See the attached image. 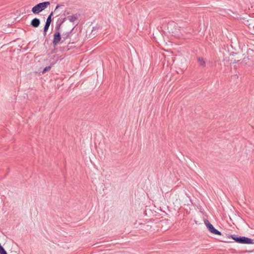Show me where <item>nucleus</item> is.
<instances>
[{"mask_svg": "<svg viewBox=\"0 0 254 254\" xmlns=\"http://www.w3.org/2000/svg\"><path fill=\"white\" fill-rule=\"evenodd\" d=\"M231 238L236 242L240 244H251L253 243L254 240L245 236H238L236 235H231L228 237Z\"/></svg>", "mask_w": 254, "mask_h": 254, "instance_id": "obj_1", "label": "nucleus"}, {"mask_svg": "<svg viewBox=\"0 0 254 254\" xmlns=\"http://www.w3.org/2000/svg\"><path fill=\"white\" fill-rule=\"evenodd\" d=\"M50 4V2L49 1H45L39 3L33 7L32 8V11L34 14H38L46 8Z\"/></svg>", "mask_w": 254, "mask_h": 254, "instance_id": "obj_2", "label": "nucleus"}, {"mask_svg": "<svg viewBox=\"0 0 254 254\" xmlns=\"http://www.w3.org/2000/svg\"><path fill=\"white\" fill-rule=\"evenodd\" d=\"M168 30L170 33H172V35H179L180 33V27H178L177 23L172 21L168 23Z\"/></svg>", "mask_w": 254, "mask_h": 254, "instance_id": "obj_3", "label": "nucleus"}, {"mask_svg": "<svg viewBox=\"0 0 254 254\" xmlns=\"http://www.w3.org/2000/svg\"><path fill=\"white\" fill-rule=\"evenodd\" d=\"M204 223L209 231V232L213 234L221 235V233L220 231L216 229L209 222L208 220L204 221Z\"/></svg>", "mask_w": 254, "mask_h": 254, "instance_id": "obj_4", "label": "nucleus"}, {"mask_svg": "<svg viewBox=\"0 0 254 254\" xmlns=\"http://www.w3.org/2000/svg\"><path fill=\"white\" fill-rule=\"evenodd\" d=\"M53 12H52L48 16L46 21L45 23V25L44 26V29H43V35L44 36H46L47 35V31L49 29V28L50 26V24L52 22V16L53 15Z\"/></svg>", "mask_w": 254, "mask_h": 254, "instance_id": "obj_5", "label": "nucleus"}, {"mask_svg": "<svg viewBox=\"0 0 254 254\" xmlns=\"http://www.w3.org/2000/svg\"><path fill=\"white\" fill-rule=\"evenodd\" d=\"M60 31H56V32L54 34V38L53 40V45L54 46H56L62 40Z\"/></svg>", "mask_w": 254, "mask_h": 254, "instance_id": "obj_6", "label": "nucleus"}, {"mask_svg": "<svg viewBox=\"0 0 254 254\" xmlns=\"http://www.w3.org/2000/svg\"><path fill=\"white\" fill-rule=\"evenodd\" d=\"M66 18H62L58 19L55 27L56 31H61L62 25L65 21Z\"/></svg>", "mask_w": 254, "mask_h": 254, "instance_id": "obj_7", "label": "nucleus"}, {"mask_svg": "<svg viewBox=\"0 0 254 254\" xmlns=\"http://www.w3.org/2000/svg\"><path fill=\"white\" fill-rule=\"evenodd\" d=\"M75 26H73V27L70 31L63 33V40H62L61 43H63L64 41L70 37L71 32H72Z\"/></svg>", "mask_w": 254, "mask_h": 254, "instance_id": "obj_8", "label": "nucleus"}, {"mask_svg": "<svg viewBox=\"0 0 254 254\" xmlns=\"http://www.w3.org/2000/svg\"><path fill=\"white\" fill-rule=\"evenodd\" d=\"M40 24V20L39 18H34L33 19L30 23V25L34 28L38 27Z\"/></svg>", "mask_w": 254, "mask_h": 254, "instance_id": "obj_9", "label": "nucleus"}, {"mask_svg": "<svg viewBox=\"0 0 254 254\" xmlns=\"http://www.w3.org/2000/svg\"><path fill=\"white\" fill-rule=\"evenodd\" d=\"M67 19L69 20L70 22L73 23L78 19V16L76 14L72 15L71 16H68L67 17Z\"/></svg>", "mask_w": 254, "mask_h": 254, "instance_id": "obj_10", "label": "nucleus"}, {"mask_svg": "<svg viewBox=\"0 0 254 254\" xmlns=\"http://www.w3.org/2000/svg\"><path fill=\"white\" fill-rule=\"evenodd\" d=\"M198 62L199 64L201 66H202L203 67L205 66V61L203 60V59L202 58H198Z\"/></svg>", "mask_w": 254, "mask_h": 254, "instance_id": "obj_11", "label": "nucleus"}, {"mask_svg": "<svg viewBox=\"0 0 254 254\" xmlns=\"http://www.w3.org/2000/svg\"><path fill=\"white\" fill-rule=\"evenodd\" d=\"M0 254H7L6 251L0 244Z\"/></svg>", "mask_w": 254, "mask_h": 254, "instance_id": "obj_12", "label": "nucleus"}, {"mask_svg": "<svg viewBox=\"0 0 254 254\" xmlns=\"http://www.w3.org/2000/svg\"><path fill=\"white\" fill-rule=\"evenodd\" d=\"M51 68V66H46L44 68V69L43 70V73H45L47 71H48L49 69H50Z\"/></svg>", "mask_w": 254, "mask_h": 254, "instance_id": "obj_13", "label": "nucleus"}, {"mask_svg": "<svg viewBox=\"0 0 254 254\" xmlns=\"http://www.w3.org/2000/svg\"><path fill=\"white\" fill-rule=\"evenodd\" d=\"M69 13V12L68 11H64V15L65 16V15L68 14Z\"/></svg>", "mask_w": 254, "mask_h": 254, "instance_id": "obj_14", "label": "nucleus"}, {"mask_svg": "<svg viewBox=\"0 0 254 254\" xmlns=\"http://www.w3.org/2000/svg\"><path fill=\"white\" fill-rule=\"evenodd\" d=\"M60 6V4H58L56 7V8L55 9V10H56L57 9H58L59 7Z\"/></svg>", "mask_w": 254, "mask_h": 254, "instance_id": "obj_15", "label": "nucleus"}, {"mask_svg": "<svg viewBox=\"0 0 254 254\" xmlns=\"http://www.w3.org/2000/svg\"><path fill=\"white\" fill-rule=\"evenodd\" d=\"M238 61H236V60H235L233 62V63H237Z\"/></svg>", "mask_w": 254, "mask_h": 254, "instance_id": "obj_16", "label": "nucleus"}]
</instances>
